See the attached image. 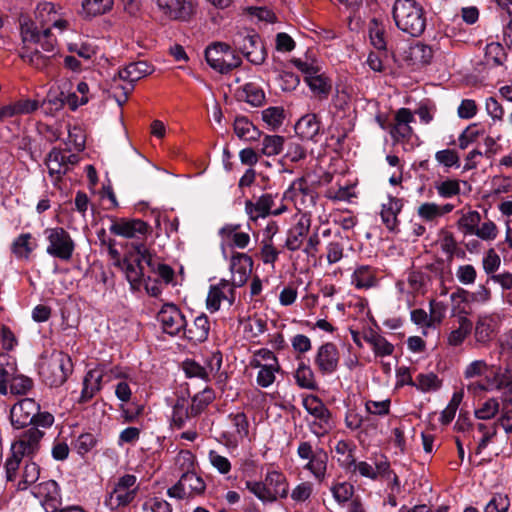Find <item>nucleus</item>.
I'll return each mask as SVG.
<instances>
[{"label":"nucleus","mask_w":512,"mask_h":512,"mask_svg":"<svg viewBox=\"0 0 512 512\" xmlns=\"http://www.w3.org/2000/svg\"><path fill=\"white\" fill-rule=\"evenodd\" d=\"M369 38L374 48L380 51L386 50L385 28L376 19H372L369 24Z\"/></svg>","instance_id":"obj_57"},{"label":"nucleus","mask_w":512,"mask_h":512,"mask_svg":"<svg viewBox=\"0 0 512 512\" xmlns=\"http://www.w3.org/2000/svg\"><path fill=\"white\" fill-rule=\"evenodd\" d=\"M330 492L339 505H344L348 501H352L354 486L347 481L333 482L330 486Z\"/></svg>","instance_id":"obj_54"},{"label":"nucleus","mask_w":512,"mask_h":512,"mask_svg":"<svg viewBox=\"0 0 512 512\" xmlns=\"http://www.w3.org/2000/svg\"><path fill=\"white\" fill-rule=\"evenodd\" d=\"M467 390L474 395L484 391L501 390L503 400L512 403V372L507 373L504 369H495L492 376L470 381L467 384Z\"/></svg>","instance_id":"obj_10"},{"label":"nucleus","mask_w":512,"mask_h":512,"mask_svg":"<svg viewBox=\"0 0 512 512\" xmlns=\"http://www.w3.org/2000/svg\"><path fill=\"white\" fill-rule=\"evenodd\" d=\"M304 82L311 92L321 99L327 98L332 88L331 80L322 73L321 70L315 74L304 77Z\"/></svg>","instance_id":"obj_40"},{"label":"nucleus","mask_w":512,"mask_h":512,"mask_svg":"<svg viewBox=\"0 0 512 512\" xmlns=\"http://www.w3.org/2000/svg\"><path fill=\"white\" fill-rule=\"evenodd\" d=\"M223 244L244 249L250 242L249 234L238 231V226L226 225L219 231Z\"/></svg>","instance_id":"obj_38"},{"label":"nucleus","mask_w":512,"mask_h":512,"mask_svg":"<svg viewBox=\"0 0 512 512\" xmlns=\"http://www.w3.org/2000/svg\"><path fill=\"white\" fill-rule=\"evenodd\" d=\"M498 361L496 369H504L507 373L512 372V330L500 341Z\"/></svg>","instance_id":"obj_45"},{"label":"nucleus","mask_w":512,"mask_h":512,"mask_svg":"<svg viewBox=\"0 0 512 512\" xmlns=\"http://www.w3.org/2000/svg\"><path fill=\"white\" fill-rule=\"evenodd\" d=\"M435 160L448 172L450 168L460 167V157L455 150L443 149L435 153Z\"/></svg>","instance_id":"obj_62"},{"label":"nucleus","mask_w":512,"mask_h":512,"mask_svg":"<svg viewBox=\"0 0 512 512\" xmlns=\"http://www.w3.org/2000/svg\"><path fill=\"white\" fill-rule=\"evenodd\" d=\"M510 507V499L506 494H494L484 507V512H507Z\"/></svg>","instance_id":"obj_64"},{"label":"nucleus","mask_w":512,"mask_h":512,"mask_svg":"<svg viewBox=\"0 0 512 512\" xmlns=\"http://www.w3.org/2000/svg\"><path fill=\"white\" fill-rule=\"evenodd\" d=\"M234 287L227 280H221L218 285L212 286L207 296V309L210 312H216L221 305V302L227 301L231 306L234 303Z\"/></svg>","instance_id":"obj_25"},{"label":"nucleus","mask_w":512,"mask_h":512,"mask_svg":"<svg viewBox=\"0 0 512 512\" xmlns=\"http://www.w3.org/2000/svg\"><path fill=\"white\" fill-rule=\"evenodd\" d=\"M481 215L476 210L462 211L457 220V227L464 236H473L478 224H480Z\"/></svg>","instance_id":"obj_46"},{"label":"nucleus","mask_w":512,"mask_h":512,"mask_svg":"<svg viewBox=\"0 0 512 512\" xmlns=\"http://www.w3.org/2000/svg\"><path fill=\"white\" fill-rule=\"evenodd\" d=\"M390 464L387 458L383 455L376 457L373 464L366 461L357 462L351 465L350 472L358 473L360 476L376 480L379 476H385L389 473Z\"/></svg>","instance_id":"obj_23"},{"label":"nucleus","mask_w":512,"mask_h":512,"mask_svg":"<svg viewBox=\"0 0 512 512\" xmlns=\"http://www.w3.org/2000/svg\"><path fill=\"white\" fill-rule=\"evenodd\" d=\"M363 339L366 343H368L375 357H386L393 354L395 347L392 343H390L384 336L379 334L373 329H369L364 332Z\"/></svg>","instance_id":"obj_32"},{"label":"nucleus","mask_w":512,"mask_h":512,"mask_svg":"<svg viewBox=\"0 0 512 512\" xmlns=\"http://www.w3.org/2000/svg\"><path fill=\"white\" fill-rule=\"evenodd\" d=\"M39 409V404L32 398H24L18 401L10 410L12 426L15 429H22L32 424Z\"/></svg>","instance_id":"obj_19"},{"label":"nucleus","mask_w":512,"mask_h":512,"mask_svg":"<svg viewBox=\"0 0 512 512\" xmlns=\"http://www.w3.org/2000/svg\"><path fill=\"white\" fill-rule=\"evenodd\" d=\"M290 63L295 68H297L304 75V77L315 74L316 72H319L321 70L318 61L315 58L310 57L308 55H306L304 58H292L290 60Z\"/></svg>","instance_id":"obj_60"},{"label":"nucleus","mask_w":512,"mask_h":512,"mask_svg":"<svg viewBox=\"0 0 512 512\" xmlns=\"http://www.w3.org/2000/svg\"><path fill=\"white\" fill-rule=\"evenodd\" d=\"M254 368L259 369L256 377V383L262 388L270 387L275 382L276 373L281 369L280 364L276 366L271 364L262 365V363L257 361L254 363Z\"/></svg>","instance_id":"obj_51"},{"label":"nucleus","mask_w":512,"mask_h":512,"mask_svg":"<svg viewBox=\"0 0 512 512\" xmlns=\"http://www.w3.org/2000/svg\"><path fill=\"white\" fill-rule=\"evenodd\" d=\"M413 121L414 116L408 108H400L397 110L394 117V123L389 129V133L394 142H400L411 137L413 129L410 124Z\"/></svg>","instance_id":"obj_24"},{"label":"nucleus","mask_w":512,"mask_h":512,"mask_svg":"<svg viewBox=\"0 0 512 512\" xmlns=\"http://www.w3.org/2000/svg\"><path fill=\"white\" fill-rule=\"evenodd\" d=\"M177 461L181 463L183 468L186 467L187 471L181 475L175 485L168 489V496L176 499H186L204 493L206 489L205 481L201 476L190 470L194 465V455L189 451H181Z\"/></svg>","instance_id":"obj_6"},{"label":"nucleus","mask_w":512,"mask_h":512,"mask_svg":"<svg viewBox=\"0 0 512 512\" xmlns=\"http://www.w3.org/2000/svg\"><path fill=\"white\" fill-rule=\"evenodd\" d=\"M417 216L424 222L432 225L437 224L440 217L439 204L424 202L417 207Z\"/></svg>","instance_id":"obj_58"},{"label":"nucleus","mask_w":512,"mask_h":512,"mask_svg":"<svg viewBox=\"0 0 512 512\" xmlns=\"http://www.w3.org/2000/svg\"><path fill=\"white\" fill-rule=\"evenodd\" d=\"M23 47L20 58L31 67L44 71L58 54L57 39L49 27L39 30L33 22L21 25Z\"/></svg>","instance_id":"obj_2"},{"label":"nucleus","mask_w":512,"mask_h":512,"mask_svg":"<svg viewBox=\"0 0 512 512\" xmlns=\"http://www.w3.org/2000/svg\"><path fill=\"white\" fill-rule=\"evenodd\" d=\"M403 208L401 199L389 196L387 201L382 203L380 212L381 219L386 228L395 231L398 227V215Z\"/></svg>","instance_id":"obj_29"},{"label":"nucleus","mask_w":512,"mask_h":512,"mask_svg":"<svg viewBox=\"0 0 512 512\" xmlns=\"http://www.w3.org/2000/svg\"><path fill=\"white\" fill-rule=\"evenodd\" d=\"M210 331V324L208 317L204 314L197 316L193 325L183 330V335L195 343H201L208 338Z\"/></svg>","instance_id":"obj_35"},{"label":"nucleus","mask_w":512,"mask_h":512,"mask_svg":"<svg viewBox=\"0 0 512 512\" xmlns=\"http://www.w3.org/2000/svg\"><path fill=\"white\" fill-rule=\"evenodd\" d=\"M140 483L133 474H124L114 480L107 493L104 505L111 511L130 505L137 497Z\"/></svg>","instance_id":"obj_7"},{"label":"nucleus","mask_w":512,"mask_h":512,"mask_svg":"<svg viewBox=\"0 0 512 512\" xmlns=\"http://www.w3.org/2000/svg\"><path fill=\"white\" fill-rule=\"evenodd\" d=\"M356 450V446L354 443L346 441V440H339L334 447V451L337 455V461L345 470H351V465L354 464V452Z\"/></svg>","instance_id":"obj_43"},{"label":"nucleus","mask_w":512,"mask_h":512,"mask_svg":"<svg viewBox=\"0 0 512 512\" xmlns=\"http://www.w3.org/2000/svg\"><path fill=\"white\" fill-rule=\"evenodd\" d=\"M144 262L141 255L138 254L137 263H128L125 266V274L130 286L133 290L140 289L143 281V271L140 263Z\"/></svg>","instance_id":"obj_59"},{"label":"nucleus","mask_w":512,"mask_h":512,"mask_svg":"<svg viewBox=\"0 0 512 512\" xmlns=\"http://www.w3.org/2000/svg\"><path fill=\"white\" fill-rule=\"evenodd\" d=\"M327 465V452L322 448H317L316 457L312 459V462H306L303 469L309 471L314 479L321 483L326 479Z\"/></svg>","instance_id":"obj_39"},{"label":"nucleus","mask_w":512,"mask_h":512,"mask_svg":"<svg viewBox=\"0 0 512 512\" xmlns=\"http://www.w3.org/2000/svg\"><path fill=\"white\" fill-rule=\"evenodd\" d=\"M215 393L212 389L206 387L201 392L194 395L191 403V410L194 414L201 413L213 400Z\"/></svg>","instance_id":"obj_61"},{"label":"nucleus","mask_w":512,"mask_h":512,"mask_svg":"<svg viewBox=\"0 0 512 512\" xmlns=\"http://www.w3.org/2000/svg\"><path fill=\"white\" fill-rule=\"evenodd\" d=\"M147 224L142 220L119 219L112 221L109 230L112 234L125 238H135L146 234Z\"/></svg>","instance_id":"obj_28"},{"label":"nucleus","mask_w":512,"mask_h":512,"mask_svg":"<svg viewBox=\"0 0 512 512\" xmlns=\"http://www.w3.org/2000/svg\"><path fill=\"white\" fill-rule=\"evenodd\" d=\"M153 71L151 65L146 61L132 62L119 70L117 75L113 77L114 88L121 89V94H115L116 101L119 106H122L128 95L134 89V83L139 79L151 74Z\"/></svg>","instance_id":"obj_9"},{"label":"nucleus","mask_w":512,"mask_h":512,"mask_svg":"<svg viewBox=\"0 0 512 512\" xmlns=\"http://www.w3.org/2000/svg\"><path fill=\"white\" fill-rule=\"evenodd\" d=\"M253 260L245 253H235L230 260V271L232 274L231 285L232 287L243 286L252 271Z\"/></svg>","instance_id":"obj_22"},{"label":"nucleus","mask_w":512,"mask_h":512,"mask_svg":"<svg viewBox=\"0 0 512 512\" xmlns=\"http://www.w3.org/2000/svg\"><path fill=\"white\" fill-rule=\"evenodd\" d=\"M303 406L314 417V420L309 423V427L315 436L318 438L323 437L332 430L333 421L331 413L317 396L311 395L304 398Z\"/></svg>","instance_id":"obj_13"},{"label":"nucleus","mask_w":512,"mask_h":512,"mask_svg":"<svg viewBox=\"0 0 512 512\" xmlns=\"http://www.w3.org/2000/svg\"><path fill=\"white\" fill-rule=\"evenodd\" d=\"M456 321L457 327L451 330L447 336V343L453 347L461 345L473 329L470 319H456Z\"/></svg>","instance_id":"obj_48"},{"label":"nucleus","mask_w":512,"mask_h":512,"mask_svg":"<svg viewBox=\"0 0 512 512\" xmlns=\"http://www.w3.org/2000/svg\"><path fill=\"white\" fill-rule=\"evenodd\" d=\"M37 246V240L31 233H22L12 242L11 251L17 259L28 260Z\"/></svg>","instance_id":"obj_33"},{"label":"nucleus","mask_w":512,"mask_h":512,"mask_svg":"<svg viewBox=\"0 0 512 512\" xmlns=\"http://www.w3.org/2000/svg\"><path fill=\"white\" fill-rule=\"evenodd\" d=\"M222 366V355L219 352L212 353L205 361V366L195 360L187 359L182 368L188 378H198L205 382L210 380L211 374L219 372Z\"/></svg>","instance_id":"obj_17"},{"label":"nucleus","mask_w":512,"mask_h":512,"mask_svg":"<svg viewBox=\"0 0 512 512\" xmlns=\"http://www.w3.org/2000/svg\"><path fill=\"white\" fill-rule=\"evenodd\" d=\"M392 15L397 28L412 37H419L425 31L426 13L416 0H395Z\"/></svg>","instance_id":"obj_4"},{"label":"nucleus","mask_w":512,"mask_h":512,"mask_svg":"<svg viewBox=\"0 0 512 512\" xmlns=\"http://www.w3.org/2000/svg\"><path fill=\"white\" fill-rule=\"evenodd\" d=\"M67 50L82 62L92 60L98 52L97 46L88 41L68 43Z\"/></svg>","instance_id":"obj_53"},{"label":"nucleus","mask_w":512,"mask_h":512,"mask_svg":"<svg viewBox=\"0 0 512 512\" xmlns=\"http://www.w3.org/2000/svg\"><path fill=\"white\" fill-rule=\"evenodd\" d=\"M208 65L220 73H227L241 65V57L227 44L216 42L205 50Z\"/></svg>","instance_id":"obj_12"},{"label":"nucleus","mask_w":512,"mask_h":512,"mask_svg":"<svg viewBox=\"0 0 512 512\" xmlns=\"http://www.w3.org/2000/svg\"><path fill=\"white\" fill-rule=\"evenodd\" d=\"M137 254L141 255L142 260L152 268L153 271L157 273V275L166 283H172L174 277L173 269L167 265L162 263H156L153 259V256L147 249L144 244H138L135 247Z\"/></svg>","instance_id":"obj_31"},{"label":"nucleus","mask_w":512,"mask_h":512,"mask_svg":"<svg viewBox=\"0 0 512 512\" xmlns=\"http://www.w3.org/2000/svg\"><path fill=\"white\" fill-rule=\"evenodd\" d=\"M114 0H82L81 15L84 18H93L112 10Z\"/></svg>","instance_id":"obj_41"},{"label":"nucleus","mask_w":512,"mask_h":512,"mask_svg":"<svg viewBox=\"0 0 512 512\" xmlns=\"http://www.w3.org/2000/svg\"><path fill=\"white\" fill-rule=\"evenodd\" d=\"M296 133L306 140H314L320 131V122L316 114L302 116L295 125Z\"/></svg>","instance_id":"obj_36"},{"label":"nucleus","mask_w":512,"mask_h":512,"mask_svg":"<svg viewBox=\"0 0 512 512\" xmlns=\"http://www.w3.org/2000/svg\"><path fill=\"white\" fill-rule=\"evenodd\" d=\"M72 368L70 356L61 351H55L41 364L40 376L46 385L59 387L66 382Z\"/></svg>","instance_id":"obj_8"},{"label":"nucleus","mask_w":512,"mask_h":512,"mask_svg":"<svg viewBox=\"0 0 512 512\" xmlns=\"http://www.w3.org/2000/svg\"><path fill=\"white\" fill-rule=\"evenodd\" d=\"M498 234L499 230L495 222L486 219L485 221H480L473 236H477L483 241L492 242L497 238Z\"/></svg>","instance_id":"obj_63"},{"label":"nucleus","mask_w":512,"mask_h":512,"mask_svg":"<svg viewBox=\"0 0 512 512\" xmlns=\"http://www.w3.org/2000/svg\"><path fill=\"white\" fill-rule=\"evenodd\" d=\"M44 236L47 241L46 253L49 256L64 262L72 259L75 242L68 231L62 227L46 228Z\"/></svg>","instance_id":"obj_11"},{"label":"nucleus","mask_w":512,"mask_h":512,"mask_svg":"<svg viewBox=\"0 0 512 512\" xmlns=\"http://www.w3.org/2000/svg\"><path fill=\"white\" fill-rule=\"evenodd\" d=\"M507 54L504 47L497 42H491L486 45L483 63L488 68L502 66L506 61Z\"/></svg>","instance_id":"obj_44"},{"label":"nucleus","mask_w":512,"mask_h":512,"mask_svg":"<svg viewBox=\"0 0 512 512\" xmlns=\"http://www.w3.org/2000/svg\"><path fill=\"white\" fill-rule=\"evenodd\" d=\"M493 319L490 316H479L475 324L474 337L477 343L487 344L493 337Z\"/></svg>","instance_id":"obj_47"},{"label":"nucleus","mask_w":512,"mask_h":512,"mask_svg":"<svg viewBox=\"0 0 512 512\" xmlns=\"http://www.w3.org/2000/svg\"><path fill=\"white\" fill-rule=\"evenodd\" d=\"M60 8L57 7L54 3L44 1L39 2L35 9V17L42 24L49 25L52 21H55V17L59 13Z\"/></svg>","instance_id":"obj_56"},{"label":"nucleus","mask_w":512,"mask_h":512,"mask_svg":"<svg viewBox=\"0 0 512 512\" xmlns=\"http://www.w3.org/2000/svg\"><path fill=\"white\" fill-rule=\"evenodd\" d=\"M195 415L191 408L189 409L188 403L184 399H179L172 408L171 426L175 429H182Z\"/></svg>","instance_id":"obj_42"},{"label":"nucleus","mask_w":512,"mask_h":512,"mask_svg":"<svg viewBox=\"0 0 512 512\" xmlns=\"http://www.w3.org/2000/svg\"><path fill=\"white\" fill-rule=\"evenodd\" d=\"M16 374L15 361L9 356H2L0 358V393L6 395L8 393V384L10 385L11 379Z\"/></svg>","instance_id":"obj_49"},{"label":"nucleus","mask_w":512,"mask_h":512,"mask_svg":"<svg viewBox=\"0 0 512 512\" xmlns=\"http://www.w3.org/2000/svg\"><path fill=\"white\" fill-rule=\"evenodd\" d=\"M33 492L35 496L40 498V503L45 512H55L57 507L62 505L60 488L56 481L48 480L40 483Z\"/></svg>","instance_id":"obj_21"},{"label":"nucleus","mask_w":512,"mask_h":512,"mask_svg":"<svg viewBox=\"0 0 512 512\" xmlns=\"http://www.w3.org/2000/svg\"><path fill=\"white\" fill-rule=\"evenodd\" d=\"M304 197L309 198L310 204L314 203V195L308 188L306 181L304 179H298L291 184L281 198H279L277 193H264L252 200H246L245 213L248 219L253 222H256L258 219H264L270 215H281L288 210L287 206L284 204L286 199L292 200L297 209L301 210L299 205Z\"/></svg>","instance_id":"obj_3"},{"label":"nucleus","mask_w":512,"mask_h":512,"mask_svg":"<svg viewBox=\"0 0 512 512\" xmlns=\"http://www.w3.org/2000/svg\"><path fill=\"white\" fill-rule=\"evenodd\" d=\"M162 16L171 21L186 22L195 14L192 0H156Z\"/></svg>","instance_id":"obj_18"},{"label":"nucleus","mask_w":512,"mask_h":512,"mask_svg":"<svg viewBox=\"0 0 512 512\" xmlns=\"http://www.w3.org/2000/svg\"><path fill=\"white\" fill-rule=\"evenodd\" d=\"M311 219L307 214H301L296 224L288 230L285 247L290 251L301 248L303 240L309 232Z\"/></svg>","instance_id":"obj_27"},{"label":"nucleus","mask_w":512,"mask_h":512,"mask_svg":"<svg viewBox=\"0 0 512 512\" xmlns=\"http://www.w3.org/2000/svg\"><path fill=\"white\" fill-rule=\"evenodd\" d=\"M234 132L242 140L255 141L260 131L246 117H237L234 121Z\"/></svg>","instance_id":"obj_50"},{"label":"nucleus","mask_w":512,"mask_h":512,"mask_svg":"<svg viewBox=\"0 0 512 512\" xmlns=\"http://www.w3.org/2000/svg\"><path fill=\"white\" fill-rule=\"evenodd\" d=\"M246 489L264 504L274 503L278 499H285L289 495V483L278 469H268L263 480H248Z\"/></svg>","instance_id":"obj_5"},{"label":"nucleus","mask_w":512,"mask_h":512,"mask_svg":"<svg viewBox=\"0 0 512 512\" xmlns=\"http://www.w3.org/2000/svg\"><path fill=\"white\" fill-rule=\"evenodd\" d=\"M351 284L356 289H370L377 285L376 271L368 265L357 266L351 275Z\"/></svg>","instance_id":"obj_34"},{"label":"nucleus","mask_w":512,"mask_h":512,"mask_svg":"<svg viewBox=\"0 0 512 512\" xmlns=\"http://www.w3.org/2000/svg\"><path fill=\"white\" fill-rule=\"evenodd\" d=\"M233 44L251 63L260 65L264 62L266 52L258 35L237 33L233 38Z\"/></svg>","instance_id":"obj_16"},{"label":"nucleus","mask_w":512,"mask_h":512,"mask_svg":"<svg viewBox=\"0 0 512 512\" xmlns=\"http://www.w3.org/2000/svg\"><path fill=\"white\" fill-rule=\"evenodd\" d=\"M53 422L52 414L38 412L32 423L35 426L29 428L18 440L12 443L11 455L5 462V472L7 481L15 482L18 480L16 485L18 490H26L39 479V465L32 459L39 450L43 432L36 426L50 427Z\"/></svg>","instance_id":"obj_1"},{"label":"nucleus","mask_w":512,"mask_h":512,"mask_svg":"<svg viewBox=\"0 0 512 512\" xmlns=\"http://www.w3.org/2000/svg\"><path fill=\"white\" fill-rule=\"evenodd\" d=\"M104 376V366H97L86 373L79 400L81 403L90 401L101 390Z\"/></svg>","instance_id":"obj_26"},{"label":"nucleus","mask_w":512,"mask_h":512,"mask_svg":"<svg viewBox=\"0 0 512 512\" xmlns=\"http://www.w3.org/2000/svg\"><path fill=\"white\" fill-rule=\"evenodd\" d=\"M294 378L297 385L301 388L314 390L317 387L314 372L311 367L303 361L298 364Z\"/></svg>","instance_id":"obj_52"},{"label":"nucleus","mask_w":512,"mask_h":512,"mask_svg":"<svg viewBox=\"0 0 512 512\" xmlns=\"http://www.w3.org/2000/svg\"><path fill=\"white\" fill-rule=\"evenodd\" d=\"M80 161L78 154L71 153L66 149L54 147L47 154L45 164L48 168V174L54 185L66 175L72 167Z\"/></svg>","instance_id":"obj_14"},{"label":"nucleus","mask_w":512,"mask_h":512,"mask_svg":"<svg viewBox=\"0 0 512 512\" xmlns=\"http://www.w3.org/2000/svg\"><path fill=\"white\" fill-rule=\"evenodd\" d=\"M157 321L164 333L170 336L183 334L187 326L185 316L180 308L173 303H165L157 313Z\"/></svg>","instance_id":"obj_15"},{"label":"nucleus","mask_w":512,"mask_h":512,"mask_svg":"<svg viewBox=\"0 0 512 512\" xmlns=\"http://www.w3.org/2000/svg\"><path fill=\"white\" fill-rule=\"evenodd\" d=\"M470 291L458 287L454 292L450 294L451 301V316L456 319H469L470 314Z\"/></svg>","instance_id":"obj_30"},{"label":"nucleus","mask_w":512,"mask_h":512,"mask_svg":"<svg viewBox=\"0 0 512 512\" xmlns=\"http://www.w3.org/2000/svg\"><path fill=\"white\" fill-rule=\"evenodd\" d=\"M284 138L279 135H265L260 143V153L267 157L278 155L283 150Z\"/></svg>","instance_id":"obj_55"},{"label":"nucleus","mask_w":512,"mask_h":512,"mask_svg":"<svg viewBox=\"0 0 512 512\" xmlns=\"http://www.w3.org/2000/svg\"><path fill=\"white\" fill-rule=\"evenodd\" d=\"M339 360L340 355L337 346L332 342H327L318 347L314 364L321 374L331 375L337 371Z\"/></svg>","instance_id":"obj_20"},{"label":"nucleus","mask_w":512,"mask_h":512,"mask_svg":"<svg viewBox=\"0 0 512 512\" xmlns=\"http://www.w3.org/2000/svg\"><path fill=\"white\" fill-rule=\"evenodd\" d=\"M425 284V275L422 272L412 271L408 274L406 282L403 280L396 282V288L400 293L423 294Z\"/></svg>","instance_id":"obj_37"}]
</instances>
